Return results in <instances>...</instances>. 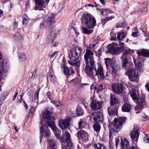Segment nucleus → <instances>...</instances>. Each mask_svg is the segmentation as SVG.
<instances>
[{
    "instance_id": "nucleus-1",
    "label": "nucleus",
    "mask_w": 149,
    "mask_h": 149,
    "mask_svg": "<svg viewBox=\"0 0 149 149\" xmlns=\"http://www.w3.org/2000/svg\"><path fill=\"white\" fill-rule=\"evenodd\" d=\"M93 55L91 50L89 49L86 50L84 56L86 64L84 70L88 76L92 78L96 77L98 81H102L106 77L103 67L98 64L97 65H95Z\"/></svg>"
},
{
    "instance_id": "nucleus-2",
    "label": "nucleus",
    "mask_w": 149,
    "mask_h": 149,
    "mask_svg": "<svg viewBox=\"0 0 149 149\" xmlns=\"http://www.w3.org/2000/svg\"><path fill=\"white\" fill-rule=\"evenodd\" d=\"M133 51V50L127 48L126 47H118L117 45L116 52V55H118L124 52L120 58L122 61V67L127 70L125 74L127 75L130 80L132 81H137L138 78V75L136 74V72L133 71L132 65L129 63L128 62V59Z\"/></svg>"
},
{
    "instance_id": "nucleus-3",
    "label": "nucleus",
    "mask_w": 149,
    "mask_h": 149,
    "mask_svg": "<svg viewBox=\"0 0 149 149\" xmlns=\"http://www.w3.org/2000/svg\"><path fill=\"white\" fill-rule=\"evenodd\" d=\"M52 112L46 110L42 113V119H41L40 123L41 126L40 128V134L44 136H49L50 134L49 130L46 125L49 127L54 132L56 137L58 138L59 137L60 131L55 125V122L54 120V118L51 116Z\"/></svg>"
},
{
    "instance_id": "nucleus-4",
    "label": "nucleus",
    "mask_w": 149,
    "mask_h": 149,
    "mask_svg": "<svg viewBox=\"0 0 149 149\" xmlns=\"http://www.w3.org/2000/svg\"><path fill=\"white\" fill-rule=\"evenodd\" d=\"M81 48L76 47L71 49L70 53L69 54V58L70 60L68 61V63L70 65L75 66V69L77 73L79 72L78 69L80 65V61H77L76 62H75L81 57Z\"/></svg>"
},
{
    "instance_id": "nucleus-5",
    "label": "nucleus",
    "mask_w": 149,
    "mask_h": 149,
    "mask_svg": "<svg viewBox=\"0 0 149 149\" xmlns=\"http://www.w3.org/2000/svg\"><path fill=\"white\" fill-rule=\"evenodd\" d=\"M81 20V24L89 29H93L96 25V20L91 14H84Z\"/></svg>"
},
{
    "instance_id": "nucleus-6",
    "label": "nucleus",
    "mask_w": 149,
    "mask_h": 149,
    "mask_svg": "<svg viewBox=\"0 0 149 149\" xmlns=\"http://www.w3.org/2000/svg\"><path fill=\"white\" fill-rule=\"evenodd\" d=\"M62 145V149H74V145L71 142L70 134L66 131L63 136L60 139Z\"/></svg>"
},
{
    "instance_id": "nucleus-7",
    "label": "nucleus",
    "mask_w": 149,
    "mask_h": 149,
    "mask_svg": "<svg viewBox=\"0 0 149 149\" xmlns=\"http://www.w3.org/2000/svg\"><path fill=\"white\" fill-rule=\"evenodd\" d=\"M126 119L125 117H118L115 119L112 123H109V128L110 130L116 132L117 130L122 127L123 124L125 122Z\"/></svg>"
},
{
    "instance_id": "nucleus-8",
    "label": "nucleus",
    "mask_w": 149,
    "mask_h": 149,
    "mask_svg": "<svg viewBox=\"0 0 149 149\" xmlns=\"http://www.w3.org/2000/svg\"><path fill=\"white\" fill-rule=\"evenodd\" d=\"M130 95L133 101L136 103H138V106L140 109L143 108V105L145 104V100L143 97L140 98L138 95V92L135 89H132L131 91L130 92Z\"/></svg>"
},
{
    "instance_id": "nucleus-9",
    "label": "nucleus",
    "mask_w": 149,
    "mask_h": 149,
    "mask_svg": "<svg viewBox=\"0 0 149 149\" xmlns=\"http://www.w3.org/2000/svg\"><path fill=\"white\" fill-rule=\"evenodd\" d=\"M138 55V59H134V62L136 67L138 69H140L143 66L141 61H144L143 59H139V56H142L144 57L149 58V50L142 49L136 52Z\"/></svg>"
},
{
    "instance_id": "nucleus-10",
    "label": "nucleus",
    "mask_w": 149,
    "mask_h": 149,
    "mask_svg": "<svg viewBox=\"0 0 149 149\" xmlns=\"http://www.w3.org/2000/svg\"><path fill=\"white\" fill-rule=\"evenodd\" d=\"M111 88L114 93L118 95L123 94L125 87L122 84L113 83L111 85Z\"/></svg>"
},
{
    "instance_id": "nucleus-11",
    "label": "nucleus",
    "mask_w": 149,
    "mask_h": 149,
    "mask_svg": "<svg viewBox=\"0 0 149 149\" xmlns=\"http://www.w3.org/2000/svg\"><path fill=\"white\" fill-rule=\"evenodd\" d=\"M90 99L92 100L90 104V107L92 110L93 111H96L101 109L103 103V102L93 99L92 97H91Z\"/></svg>"
},
{
    "instance_id": "nucleus-12",
    "label": "nucleus",
    "mask_w": 149,
    "mask_h": 149,
    "mask_svg": "<svg viewBox=\"0 0 149 149\" xmlns=\"http://www.w3.org/2000/svg\"><path fill=\"white\" fill-rule=\"evenodd\" d=\"M55 15L52 13L48 16L45 21V26L49 29L51 30L53 28V26L55 24Z\"/></svg>"
},
{
    "instance_id": "nucleus-13",
    "label": "nucleus",
    "mask_w": 149,
    "mask_h": 149,
    "mask_svg": "<svg viewBox=\"0 0 149 149\" xmlns=\"http://www.w3.org/2000/svg\"><path fill=\"white\" fill-rule=\"evenodd\" d=\"M134 127L132 131L130 132V137L133 141H137L139 133L138 128L134 125Z\"/></svg>"
},
{
    "instance_id": "nucleus-14",
    "label": "nucleus",
    "mask_w": 149,
    "mask_h": 149,
    "mask_svg": "<svg viewBox=\"0 0 149 149\" xmlns=\"http://www.w3.org/2000/svg\"><path fill=\"white\" fill-rule=\"evenodd\" d=\"M71 118H68L66 119L61 120L58 122L59 127L62 130L65 129L70 125Z\"/></svg>"
},
{
    "instance_id": "nucleus-15",
    "label": "nucleus",
    "mask_w": 149,
    "mask_h": 149,
    "mask_svg": "<svg viewBox=\"0 0 149 149\" xmlns=\"http://www.w3.org/2000/svg\"><path fill=\"white\" fill-rule=\"evenodd\" d=\"M109 71L112 75H115L117 72L120 70V67L116 62H113L110 67Z\"/></svg>"
},
{
    "instance_id": "nucleus-16",
    "label": "nucleus",
    "mask_w": 149,
    "mask_h": 149,
    "mask_svg": "<svg viewBox=\"0 0 149 149\" xmlns=\"http://www.w3.org/2000/svg\"><path fill=\"white\" fill-rule=\"evenodd\" d=\"M76 134L77 135L79 140L81 139L82 141H86L88 139V134L83 130L78 131Z\"/></svg>"
},
{
    "instance_id": "nucleus-17",
    "label": "nucleus",
    "mask_w": 149,
    "mask_h": 149,
    "mask_svg": "<svg viewBox=\"0 0 149 149\" xmlns=\"http://www.w3.org/2000/svg\"><path fill=\"white\" fill-rule=\"evenodd\" d=\"M92 115H93V120L95 122H102L104 120L102 113L100 111L93 113Z\"/></svg>"
},
{
    "instance_id": "nucleus-18",
    "label": "nucleus",
    "mask_w": 149,
    "mask_h": 149,
    "mask_svg": "<svg viewBox=\"0 0 149 149\" xmlns=\"http://www.w3.org/2000/svg\"><path fill=\"white\" fill-rule=\"evenodd\" d=\"M49 32V33L48 36V38L47 40V42L51 44L53 46H56V43L54 42V40L56 38L55 36L56 34L52 31L51 30Z\"/></svg>"
},
{
    "instance_id": "nucleus-19",
    "label": "nucleus",
    "mask_w": 149,
    "mask_h": 149,
    "mask_svg": "<svg viewBox=\"0 0 149 149\" xmlns=\"http://www.w3.org/2000/svg\"><path fill=\"white\" fill-rule=\"evenodd\" d=\"M121 149H137V148L134 146H132L129 148V141L126 139L124 140H121Z\"/></svg>"
},
{
    "instance_id": "nucleus-20",
    "label": "nucleus",
    "mask_w": 149,
    "mask_h": 149,
    "mask_svg": "<svg viewBox=\"0 0 149 149\" xmlns=\"http://www.w3.org/2000/svg\"><path fill=\"white\" fill-rule=\"evenodd\" d=\"M118 44L113 43L112 44H110L108 45V51L109 53L111 54L116 55V52L117 49V45Z\"/></svg>"
},
{
    "instance_id": "nucleus-21",
    "label": "nucleus",
    "mask_w": 149,
    "mask_h": 149,
    "mask_svg": "<svg viewBox=\"0 0 149 149\" xmlns=\"http://www.w3.org/2000/svg\"><path fill=\"white\" fill-rule=\"evenodd\" d=\"M63 68L64 73L66 75H73L75 72L74 69L72 67H70L69 68L67 66H64Z\"/></svg>"
},
{
    "instance_id": "nucleus-22",
    "label": "nucleus",
    "mask_w": 149,
    "mask_h": 149,
    "mask_svg": "<svg viewBox=\"0 0 149 149\" xmlns=\"http://www.w3.org/2000/svg\"><path fill=\"white\" fill-rule=\"evenodd\" d=\"M118 107L115 106L113 107H109L107 109L109 115V116L117 115L118 114Z\"/></svg>"
},
{
    "instance_id": "nucleus-23",
    "label": "nucleus",
    "mask_w": 149,
    "mask_h": 149,
    "mask_svg": "<svg viewBox=\"0 0 149 149\" xmlns=\"http://www.w3.org/2000/svg\"><path fill=\"white\" fill-rule=\"evenodd\" d=\"M110 104L111 107L113 106L118 104L119 102V99L114 95H111L110 96Z\"/></svg>"
},
{
    "instance_id": "nucleus-24",
    "label": "nucleus",
    "mask_w": 149,
    "mask_h": 149,
    "mask_svg": "<svg viewBox=\"0 0 149 149\" xmlns=\"http://www.w3.org/2000/svg\"><path fill=\"white\" fill-rule=\"evenodd\" d=\"M131 108V106L129 103L125 102L122 107V111L124 112H129Z\"/></svg>"
},
{
    "instance_id": "nucleus-25",
    "label": "nucleus",
    "mask_w": 149,
    "mask_h": 149,
    "mask_svg": "<svg viewBox=\"0 0 149 149\" xmlns=\"http://www.w3.org/2000/svg\"><path fill=\"white\" fill-rule=\"evenodd\" d=\"M40 89V88H38L35 93L34 97L35 104L33 103V105L37 106V105H38V102L39 92Z\"/></svg>"
},
{
    "instance_id": "nucleus-26",
    "label": "nucleus",
    "mask_w": 149,
    "mask_h": 149,
    "mask_svg": "<svg viewBox=\"0 0 149 149\" xmlns=\"http://www.w3.org/2000/svg\"><path fill=\"white\" fill-rule=\"evenodd\" d=\"M14 39L16 41H21L23 40L22 35L20 34L19 32H16L15 34L14 37Z\"/></svg>"
},
{
    "instance_id": "nucleus-27",
    "label": "nucleus",
    "mask_w": 149,
    "mask_h": 149,
    "mask_svg": "<svg viewBox=\"0 0 149 149\" xmlns=\"http://www.w3.org/2000/svg\"><path fill=\"white\" fill-rule=\"evenodd\" d=\"M93 146L94 149H107L105 146L99 143L94 144Z\"/></svg>"
},
{
    "instance_id": "nucleus-28",
    "label": "nucleus",
    "mask_w": 149,
    "mask_h": 149,
    "mask_svg": "<svg viewBox=\"0 0 149 149\" xmlns=\"http://www.w3.org/2000/svg\"><path fill=\"white\" fill-rule=\"evenodd\" d=\"M56 141L53 139L49 140L48 144V146H49L51 149H56L55 146V143Z\"/></svg>"
},
{
    "instance_id": "nucleus-29",
    "label": "nucleus",
    "mask_w": 149,
    "mask_h": 149,
    "mask_svg": "<svg viewBox=\"0 0 149 149\" xmlns=\"http://www.w3.org/2000/svg\"><path fill=\"white\" fill-rule=\"evenodd\" d=\"M105 63L106 66L107 68L108 67L110 68L111 64L113 62H114L113 61H112L111 58H104Z\"/></svg>"
},
{
    "instance_id": "nucleus-30",
    "label": "nucleus",
    "mask_w": 149,
    "mask_h": 149,
    "mask_svg": "<svg viewBox=\"0 0 149 149\" xmlns=\"http://www.w3.org/2000/svg\"><path fill=\"white\" fill-rule=\"evenodd\" d=\"M93 128L95 131L96 132H99L100 130L101 126L99 123L96 122L93 125Z\"/></svg>"
},
{
    "instance_id": "nucleus-31",
    "label": "nucleus",
    "mask_w": 149,
    "mask_h": 149,
    "mask_svg": "<svg viewBox=\"0 0 149 149\" xmlns=\"http://www.w3.org/2000/svg\"><path fill=\"white\" fill-rule=\"evenodd\" d=\"M93 30H89L86 28L82 27V31L85 34H87V35L91 34L93 33Z\"/></svg>"
},
{
    "instance_id": "nucleus-32",
    "label": "nucleus",
    "mask_w": 149,
    "mask_h": 149,
    "mask_svg": "<svg viewBox=\"0 0 149 149\" xmlns=\"http://www.w3.org/2000/svg\"><path fill=\"white\" fill-rule=\"evenodd\" d=\"M124 34V33L123 32L118 33L117 36V39L120 41L123 39L125 37V35Z\"/></svg>"
},
{
    "instance_id": "nucleus-33",
    "label": "nucleus",
    "mask_w": 149,
    "mask_h": 149,
    "mask_svg": "<svg viewBox=\"0 0 149 149\" xmlns=\"http://www.w3.org/2000/svg\"><path fill=\"white\" fill-rule=\"evenodd\" d=\"M18 58L20 61H23L25 60L26 58V56L25 54L24 53L20 54L18 55Z\"/></svg>"
},
{
    "instance_id": "nucleus-34",
    "label": "nucleus",
    "mask_w": 149,
    "mask_h": 149,
    "mask_svg": "<svg viewBox=\"0 0 149 149\" xmlns=\"http://www.w3.org/2000/svg\"><path fill=\"white\" fill-rule=\"evenodd\" d=\"M36 3L39 6H42L44 4V0H35Z\"/></svg>"
},
{
    "instance_id": "nucleus-35",
    "label": "nucleus",
    "mask_w": 149,
    "mask_h": 149,
    "mask_svg": "<svg viewBox=\"0 0 149 149\" xmlns=\"http://www.w3.org/2000/svg\"><path fill=\"white\" fill-rule=\"evenodd\" d=\"M114 17H109L103 19H101V22L102 24L103 25H104L108 21L109 19H111L112 18H114Z\"/></svg>"
},
{
    "instance_id": "nucleus-36",
    "label": "nucleus",
    "mask_w": 149,
    "mask_h": 149,
    "mask_svg": "<svg viewBox=\"0 0 149 149\" xmlns=\"http://www.w3.org/2000/svg\"><path fill=\"white\" fill-rule=\"evenodd\" d=\"M85 125L86 123L84 121L80 120L78 123V128L80 129H82Z\"/></svg>"
},
{
    "instance_id": "nucleus-37",
    "label": "nucleus",
    "mask_w": 149,
    "mask_h": 149,
    "mask_svg": "<svg viewBox=\"0 0 149 149\" xmlns=\"http://www.w3.org/2000/svg\"><path fill=\"white\" fill-rule=\"evenodd\" d=\"M127 24V23L126 22L122 23L120 22H118L117 25L116 26V28H118L119 27H125Z\"/></svg>"
},
{
    "instance_id": "nucleus-38",
    "label": "nucleus",
    "mask_w": 149,
    "mask_h": 149,
    "mask_svg": "<svg viewBox=\"0 0 149 149\" xmlns=\"http://www.w3.org/2000/svg\"><path fill=\"white\" fill-rule=\"evenodd\" d=\"M23 18V25H26L28 22V17L26 15H24L22 17Z\"/></svg>"
},
{
    "instance_id": "nucleus-39",
    "label": "nucleus",
    "mask_w": 149,
    "mask_h": 149,
    "mask_svg": "<svg viewBox=\"0 0 149 149\" xmlns=\"http://www.w3.org/2000/svg\"><path fill=\"white\" fill-rule=\"evenodd\" d=\"M49 74L50 77L55 76L54 72L53 70V68L52 66H50V68Z\"/></svg>"
},
{
    "instance_id": "nucleus-40",
    "label": "nucleus",
    "mask_w": 149,
    "mask_h": 149,
    "mask_svg": "<svg viewBox=\"0 0 149 149\" xmlns=\"http://www.w3.org/2000/svg\"><path fill=\"white\" fill-rule=\"evenodd\" d=\"M37 69L36 68V69H34L32 74V76L31 77H30L29 78L30 79H33L35 77V76L36 74V72L37 71Z\"/></svg>"
},
{
    "instance_id": "nucleus-41",
    "label": "nucleus",
    "mask_w": 149,
    "mask_h": 149,
    "mask_svg": "<svg viewBox=\"0 0 149 149\" xmlns=\"http://www.w3.org/2000/svg\"><path fill=\"white\" fill-rule=\"evenodd\" d=\"M46 95L47 97L50 100L52 99V94L51 92L49 91L46 94Z\"/></svg>"
},
{
    "instance_id": "nucleus-42",
    "label": "nucleus",
    "mask_w": 149,
    "mask_h": 149,
    "mask_svg": "<svg viewBox=\"0 0 149 149\" xmlns=\"http://www.w3.org/2000/svg\"><path fill=\"white\" fill-rule=\"evenodd\" d=\"M51 102L56 107H58L60 105V102H59L51 101Z\"/></svg>"
},
{
    "instance_id": "nucleus-43",
    "label": "nucleus",
    "mask_w": 149,
    "mask_h": 149,
    "mask_svg": "<svg viewBox=\"0 0 149 149\" xmlns=\"http://www.w3.org/2000/svg\"><path fill=\"white\" fill-rule=\"evenodd\" d=\"M101 14L103 16H106L107 15L106 11V9H103L101 11Z\"/></svg>"
},
{
    "instance_id": "nucleus-44",
    "label": "nucleus",
    "mask_w": 149,
    "mask_h": 149,
    "mask_svg": "<svg viewBox=\"0 0 149 149\" xmlns=\"http://www.w3.org/2000/svg\"><path fill=\"white\" fill-rule=\"evenodd\" d=\"M4 96H2L0 98V106L3 104L5 100Z\"/></svg>"
},
{
    "instance_id": "nucleus-45",
    "label": "nucleus",
    "mask_w": 149,
    "mask_h": 149,
    "mask_svg": "<svg viewBox=\"0 0 149 149\" xmlns=\"http://www.w3.org/2000/svg\"><path fill=\"white\" fill-rule=\"evenodd\" d=\"M97 44H95L91 45H89V48L91 49H95L96 47V46Z\"/></svg>"
},
{
    "instance_id": "nucleus-46",
    "label": "nucleus",
    "mask_w": 149,
    "mask_h": 149,
    "mask_svg": "<svg viewBox=\"0 0 149 149\" xmlns=\"http://www.w3.org/2000/svg\"><path fill=\"white\" fill-rule=\"evenodd\" d=\"M45 23V22L44 20L42 21V23H40L39 26V28L40 29H41L44 27Z\"/></svg>"
},
{
    "instance_id": "nucleus-47",
    "label": "nucleus",
    "mask_w": 149,
    "mask_h": 149,
    "mask_svg": "<svg viewBox=\"0 0 149 149\" xmlns=\"http://www.w3.org/2000/svg\"><path fill=\"white\" fill-rule=\"evenodd\" d=\"M50 79L53 83H54L56 81V77L55 75L50 77Z\"/></svg>"
},
{
    "instance_id": "nucleus-48",
    "label": "nucleus",
    "mask_w": 149,
    "mask_h": 149,
    "mask_svg": "<svg viewBox=\"0 0 149 149\" xmlns=\"http://www.w3.org/2000/svg\"><path fill=\"white\" fill-rule=\"evenodd\" d=\"M35 106H36V105ZM35 110L36 109L34 106H32L30 109V111L31 113H33L35 111Z\"/></svg>"
},
{
    "instance_id": "nucleus-49",
    "label": "nucleus",
    "mask_w": 149,
    "mask_h": 149,
    "mask_svg": "<svg viewBox=\"0 0 149 149\" xmlns=\"http://www.w3.org/2000/svg\"><path fill=\"white\" fill-rule=\"evenodd\" d=\"M113 138V136L111 134V132L110 131L109 134V142H111L112 141Z\"/></svg>"
},
{
    "instance_id": "nucleus-50",
    "label": "nucleus",
    "mask_w": 149,
    "mask_h": 149,
    "mask_svg": "<svg viewBox=\"0 0 149 149\" xmlns=\"http://www.w3.org/2000/svg\"><path fill=\"white\" fill-rule=\"evenodd\" d=\"M78 109H77V114L79 116H81L82 115L83 113H82L83 112L82 110H80V112H78Z\"/></svg>"
},
{
    "instance_id": "nucleus-51",
    "label": "nucleus",
    "mask_w": 149,
    "mask_h": 149,
    "mask_svg": "<svg viewBox=\"0 0 149 149\" xmlns=\"http://www.w3.org/2000/svg\"><path fill=\"white\" fill-rule=\"evenodd\" d=\"M103 86L102 84L100 85L98 87V89L99 91H102V90L103 89Z\"/></svg>"
},
{
    "instance_id": "nucleus-52",
    "label": "nucleus",
    "mask_w": 149,
    "mask_h": 149,
    "mask_svg": "<svg viewBox=\"0 0 149 149\" xmlns=\"http://www.w3.org/2000/svg\"><path fill=\"white\" fill-rule=\"evenodd\" d=\"M119 142V139L118 138H117L116 139V148H117L118 146V145Z\"/></svg>"
},
{
    "instance_id": "nucleus-53",
    "label": "nucleus",
    "mask_w": 149,
    "mask_h": 149,
    "mask_svg": "<svg viewBox=\"0 0 149 149\" xmlns=\"http://www.w3.org/2000/svg\"><path fill=\"white\" fill-rule=\"evenodd\" d=\"M120 41H119V45L120 47H125L124 46V43L123 42H120Z\"/></svg>"
},
{
    "instance_id": "nucleus-54",
    "label": "nucleus",
    "mask_w": 149,
    "mask_h": 149,
    "mask_svg": "<svg viewBox=\"0 0 149 149\" xmlns=\"http://www.w3.org/2000/svg\"><path fill=\"white\" fill-rule=\"evenodd\" d=\"M141 13H143V12H146L147 11V8H143L142 9H141Z\"/></svg>"
},
{
    "instance_id": "nucleus-55",
    "label": "nucleus",
    "mask_w": 149,
    "mask_h": 149,
    "mask_svg": "<svg viewBox=\"0 0 149 149\" xmlns=\"http://www.w3.org/2000/svg\"><path fill=\"white\" fill-rule=\"evenodd\" d=\"M58 53L57 52H55L53 53L51 55H49L50 57V58H51L52 57L54 56L55 55H56Z\"/></svg>"
},
{
    "instance_id": "nucleus-56",
    "label": "nucleus",
    "mask_w": 149,
    "mask_h": 149,
    "mask_svg": "<svg viewBox=\"0 0 149 149\" xmlns=\"http://www.w3.org/2000/svg\"><path fill=\"white\" fill-rule=\"evenodd\" d=\"M137 32H132V35L134 37H136L137 36Z\"/></svg>"
},
{
    "instance_id": "nucleus-57",
    "label": "nucleus",
    "mask_w": 149,
    "mask_h": 149,
    "mask_svg": "<svg viewBox=\"0 0 149 149\" xmlns=\"http://www.w3.org/2000/svg\"><path fill=\"white\" fill-rule=\"evenodd\" d=\"M29 99H30V100L31 101L32 103L33 100V96L32 95H29Z\"/></svg>"
},
{
    "instance_id": "nucleus-58",
    "label": "nucleus",
    "mask_w": 149,
    "mask_h": 149,
    "mask_svg": "<svg viewBox=\"0 0 149 149\" xmlns=\"http://www.w3.org/2000/svg\"><path fill=\"white\" fill-rule=\"evenodd\" d=\"M17 94H18V92H17V91L16 92V93H15L14 97H13V101L15 100Z\"/></svg>"
},
{
    "instance_id": "nucleus-59",
    "label": "nucleus",
    "mask_w": 149,
    "mask_h": 149,
    "mask_svg": "<svg viewBox=\"0 0 149 149\" xmlns=\"http://www.w3.org/2000/svg\"><path fill=\"white\" fill-rule=\"evenodd\" d=\"M106 11L107 14L111 13V10L109 9H106Z\"/></svg>"
},
{
    "instance_id": "nucleus-60",
    "label": "nucleus",
    "mask_w": 149,
    "mask_h": 149,
    "mask_svg": "<svg viewBox=\"0 0 149 149\" xmlns=\"http://www.w3.org/2000/svg\"><path fill=\"white\" fill-rule=\"evenodd\" d=\"M100 2L103 5H104L105 4V2L104 0H99Z\"/></svg>"
},
{
    "instance_id": "nucleus-61",
    "label": "nucleus",
    "mask_w": 149,
    "mask_h": 149,
    "mask_svg": "<svg viewBox=\"0 0 149 149\" xmlns=\"http://www.w3.org/2000/svg\"><path fill=\"white\" fill-rule=\"evenodd\" d=\"M98 51L99 55L100 56L102 54V49H99L98 50Z\"/></svg>"
},
{
    "instance_id": "nucleus-62",
    "label": "nucleus",
    "mask_w": 149,
    "mask_h": 149,
    "mask_svg": "<svg viewBox=\"0 0 149 149\" xmlns=\"http://www.w3.org/2000/svg\"><path fill=\"white\" fill-rule=\"evenodd\" d=\"M145 87L146 88L147 91L149 92V85H148L147 84H146L145 85Z\"/></svg>"
},
{
    "instance_id": "nucleus-63",
    "label": "nucleus",
    "mask_w": 149,
    "mask_h": 149,
    "mask_svg": "<svg viewBox=\"0 0 149 149\" xmlns=\"http://www.w3.org/2000/svg\"><path fill=\"white\" fill-rule=\"evenodd\" d=\"M23 103L24 104V106L25 107V108L27 109L28 108V105L24 101H23Z\"/></svg>"
},
{
    "instance_id": "nucleus-64",
    "label": "nucleus",
    "mask_w": 149,
    "mask_h": 149,
    "mask_svg": "<svg viewBox=\"0 0 149 149\" xmlns=\"http://www.w3.org/2000/svg\"><path fill=\"white\" fill-rule=\"evenodd\" d=\"M3 12L2 10H0V17L2 16L3 14Z\"/></svg>"
}]
</instances>
